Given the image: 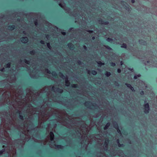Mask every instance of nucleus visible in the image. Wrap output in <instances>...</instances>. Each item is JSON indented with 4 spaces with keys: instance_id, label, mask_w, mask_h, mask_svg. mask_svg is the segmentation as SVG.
Segmentation results:
<instances>
[{
    "instance_id": "6",
    "label": "nucleus",
    "mask_w": 157,
    "mask_h": 157,
    "mask_svg": "<svg viewBox=\"0 0 157 157\" xmlns=\"http://www.w3.org/2000/svg\"><path fill=\"white\" fill-rule=\"evenodd\" d=\"M85 105L87 108L93 109H98V108L100 109L101 107L100 106H98L96 105H94L89 101L86 102L85 103Z\"/></svg>"
},
{
    "instance_id": "46",
    "label": "nucleus",
    "mask_w": 157,
    "mask_h": 157,
    "mask_svg": "<svg viewBox=\"0 0 157 157\" xmlns=\"http://www.w3.org/2000/svg\"><path fill=\"white\" fill-rule=\"evenodd\" d=\"M64 86V83H63V86Z\"/></svg>"
},
{
    "instance_id": "39",
    "label": "nucleus",
    "mask_w": 157,
    "mask_h": 157,
    "mask_svg": "<svg viewBox=\"0 0 157 157\" xmlns=\"http://www.w3.org/2000/svg\"><path fill=\"white\" fill-rule=\"evenodd\" d=\"M48 35H46V37L48 39Z\"/></svg>"
},
{
    "instance_id": "3",
    "label": "nucleus",
    "mask_w": 157,
    "mask_h": 157,
    "mask_svg": "<svg viewBox=\"0 0 157 157\" xmlns=\"http://www.w3.org/2000/svg\"><path fill=\"white\" fill-rule=\"evenodd\" d=\"M56 126L57 124L56 123L53 125V127L51 126V125L50 124H48V127L46 128V130L49 134L45 140L37 139H40L39 135L37 133L35 134H33L32 135V139L34 140L35 142L40 143H43L44 145L48 144H49L50 147L51 148L58 149H62L63 147V146L56 144L57 143L54 140V134L51 131H52L55 132V129Z\"/></svg>"
},
{
    "instance_id": "41",
    "label": "nucleus",
    "mask_w": 157,
    "mask_h": 157,
    "mask_svg": "<svg viewBox=\"0 0 157 157\" xmlns=\"http://www.w3.org/2000/svg\"><path fill=\"white\" fill-rule=\"evenodd\" d=\"M3 19V18H0V21H2Z\"/></svg>"
},
{
    "instance_id": "13",
    "label": "nucleus",
    "mask_w": 157,
    "mask_h": 157,
    "mask_svg": "<svg viewBox=\"0 0 157 157\" xmlns=\"http://www.w3.org/2000/svg\"><path fill=\"white\" fill-rule=\"evenodd\" d=\"M110 125V124L109 123H107L105 125V126L104 127V130H106L109 127V126Z\"/></svg>"
},
{
    "instance_id": "23",
    "label": "nucleus",
    "mask_w": 157,
    "mask_h": 157,
    "mask_svg": "<svg viewBox=\"0 0 157 157\" xmlns=\"http://www.w3.org/2000/svg\"><path fill=\"white\" fill-rule=\"evenodd\" d=\"M127 45L125 44H123L121 46V47L124 48H126Z\"/></svg>"
},
{
    "instance_id": "21",
    "label": "nucleus",
    "mask_w": 157,
    "mask_h": 157,
    "mask_svg": "<svg viewBox=\"0 0 157 157\" xmlns=\"http://www.w3.org/2000/svg\"><path fill=\"white\" fill-rule=\"evenodd\" d=\"M77 86H78L77 84H74L72 85V87L76 88V87H77Z\"/></svg>"
},
{
    "instance_id": "9",
    "label": "nucleus",
    "mask_w": 157,
    "mask_h": 157,
    "mask_svg": "<svg viewBox=\"0 0 157 157\" xmlns=\"http://www.w3.org/2000/svg\"><path fill=\"white\" fill-rule=\"evenodd\" d=\"M28 39L27 37H24L21 38V41L23 43H26L28 41Z\"/></svg>"
},
{
    "instance_id": "38",
    "label": "nucleus",
    "mask_w": 157,
    "mask_h": 157,
    "mask_svg": "<svg viewBox=\"0 0 157 157\" xmlns=\"http://www.w3.org/2000/svg\"><path fill=\"white\" fill-rule=\"evenodd\" d=\"M131 2L132 3H134L135 2V1L134 0H131Z\"/></svg>"
},
{
    "instance_id": "45",
    "label": "nucleus",
    "mask_w": 157,
    "mask_h": 157,
    "mask_svg": "<svg viewBox=\"0 0 157 157\" xmlns=\"http://www.w3.org/2000/svg\"><path fill=\"white\" fill-rule=\"evenodd\" d=\"M94 39H95V37L94 36L92 37V39L93 40Z\"/></svg>"
},
{
    "instance_id": "16",
    "label": "nucleus",
    "mask_w": 157,
    "mask_h": 157,
    "mask_svg": "<svg viewBox=\"0 0 157 157\" xmlns=\"http://www.w3.org/2000/svg\"><path fill=\"white\" fill-rule=\"evenodd\" d=\"M141 76L140 75V74L138 75H135L134 76V79H136L138 77H139Z\"/></svg>"
},
{
    "instance_id": "34",
    "label": "nucleus",
    "mask_w": 157,
    "mask_h": 157,
    "mask_svg": "<svg viewBox=\"0 0 157 157\" xmlns=\"http://www.w3.org/2000/svg\"><path fill=\"white\" fill-rule=\"evenodd\" d=\"M140 94H141V95H143L144 94V91H142L140 93Z\"/></svg>"
},
{
    "instance_id": "20",
    "label": "nucleus",
    "mask_w": 157,
    "mask_h": 157,
    "mask_svg": "<svg viewBox=\"0 0 157 157\" xmlns=\"http://www.w3.org/2000/svg\"><path fill=\"white\" fill-rule=\"evenodd\" d=\"M92 73L93 75H95L97 74V72L96 71L93 70L92 71Z\"/></svg>"
},
{
    "instance_id": "12",
    "label": "nucleus",
    "mask_w": 157,
    "mask_h": 157,
    "mask_svg": "<svg viewBox=\"0 0 157 157\" xmlns=\"http://www.w3.org/2000/svg\"><path fill=\"white\" fill-rule=\"evenodd\" d=\"M15 28L14 25H12L11 26L9 25L8 27V29L9 30H12L14 29Z\"/></svg>"
},
{
    "instance_id": "29",
    "label": "nucleus",
    "mask_w": 157,
    "mask_h": 157,
    "mask_svg": "<svg viewBox=\"0 0 157 157\" xmlns=\"http://www.w3.org/2000/svg\"><path fill=\"white\" fill-rule=\"evenodd\" d=\"M40 43L41 44H44V41L43 40H41L40 41Z\"/></svg>"
},
{
    "instance_id": "27",
    "label": "nucleus",
    "mask_w": 157,
    "mask_h": 157,
    "mask_svg": "<svg viewBox=\"0 0 157 157\" xmlns=\"http://www.w3.org/2000/svg\"><path fill=\"white\" fill-rule=\"evenodd\" d=\"M115 65L116 64L115 63H111V65L112 66H115Z\"/></svg>"
},
{
    "instance_id": "17",
    "label": "nucleus",
    "mask_w": 157,
    "mask_h": 157,
    "mask_svg": "<svg viewBox=\"0 0 157 157\" xmlns=\"http://www.w3.org/2000/svg\"><path fill=\"white\" fill-rule=\"evenodd\" d=\"M35 53V52L34 50H33L31 51H30V54L32 55H34Z\"/></svg>"
},
{
    "instance_id": "36",
    "label": "nucleus",
    "mask_w": 157,
    "mask_h": 157,
    "mask_svg": "<svg viewBox=\"0 0 157 157\" xmlns=\"http://www.w3.org/2000/svg\"><path fill=\"white\" fill-rule=\"evenodd\" d=\"M119 151L120 152V153L121 154V155H122L123 154V153L122 151Z\"/></svg>"
},
{
    "instance_id": "35",
    "label": "nucleus",
    "mask_w": 157,
    "mask_h": 157,
    "mask_svg": "<svg viewBox=\"0 0 157 157\" xmlns=\"http://www.w3.org/2000/svg\"><path fill=\"white\" fill-rule=\"evenodd\" d=\"M62 34L63 35H65V34H66V33H65V32H62Z\"/></svg>"
},
{
    "instance_id": "26",
    "label": "nucleus",
    "mask_w": 157,
    "mask_h": 157,
    "mask_svg": "<svg viewBox=\"0 0 157 157\" xmlns=\"http://www.w3.org/2000/svg\"><path fill=\"white\" fill-rule=\"evenodd\" d=\"M34 24H35V25L36 26H37V24H38V23H37V21H35Z\"/></svg>"
},
{
    "instance_id": "37",
    "label": "nucleus",
    "mask_w": 157,
    "mask_h": 157,
    "mask_svg": "<svg viewBox=\"0 0 157 157\" xmlns=\"http://www.w3.org/2000/svg\"><path fill=\"white\" fill-rule=\"evenodd\" d=\"M83 48H84V49L85 50H86V48H86V46H85L84 45V46H83Z\"/></svg>"
},
{
    "instance_id": "31",
    "label": "nucleus",
    "mask_w": 157,
    "mask_h": 157,
    "mask_svg": "<svg viewBox=\"0 0 157 157\" xmlns=\"http://www.w3.org/2000/svg\"><path fill=\"white\" fill-rule=\"evenodd\" d=\"M117 72L118 73H120L121 72V70L120 69H118L117 70Z\"/></svg>"
},
{
    "instance_id": "1",
    "label": "nucleus",
    "mask_w": 157,
    "mask_h": 157,
    "mask_svg": "<svg viewBox=\"0 0 157 157\" xmlns=\"http://www.w3.org/2000/svg\"><path fill=\"white\" fill-rule=\"evenodd\" d=\"M57 92H0L5 103L10 105L9 113L2 119L0 132L3 130L4 139L0 156L7 154L10 157L16 154V143L23 146L30 138L29 134L41 127L51 117L59 123V110L52 108L51 102H58ZM59 93V92H58Z\"/></svg>"
},
{
    "instance_id": "11",
    "label": "nucleus",
    "mask_w": 157,
    "mask_h": 157,
    "mask_svg": "<svg viewBox=\"0 0 157 157\" xmlns=\"http://www.w3.org/2000/svg\"><path fill=\"white\" fill-rule=\"evenodd\" d=\"M99 23L101 24H104L106 25L108 24V22H104L103 20L101 19L99 20Z\"/></svg>"
},
{
    "instance_id": "30",
    "label": "nucleus",
    "mask_w": 157,
    "mask_h": 157,
    "mask_svg": "<svg viewBox=\"0 0 157 157\" xmlns=\"http://www.w3.org/2000/svg\"><path fill=\"white\" fill-rule=\"evenodd\" d=\"M144 41L142 40H140L139 41L140 43L141 44H142Z\"/></svg>"
},
{
    "instance_id": "4",
    "label": "nucleus",
    "mask_w": 157,
    "mask_h": 157,
    "mask_svg": "<svg viewBox=\"0 0 157 157\" xmlns=\"http://www.w3.org/2000/svg\"><path fill=\"white\" fill-rule=\"evenodd\" d=\"M95 138L97 140H99L98 141V144L100 146V151L97 153V157H108L105 155L104 151L109 152L110 154L111 155H116V152L113 151V147L109 149L108 147L109 140L108 138H106L105 139L104 144H101V142H103V138L102 137H101L100 135H98L95 136Z\"/></svg>"
},
{
    "instance_id": "19",
    "label": "nucleus",
    "mask_w": 157,
    "mask_h": 157,
    "mask_svg": "<svg viewBox=\"0 0 157 157\" xmlns=\"http://www.w3.org/2000/svg\"><path fill=\"white\" fill-rule=\"evenodd\" d=\"M110 73L109 72H106L105 75L109 77L110 75Z\"/></svg>"
},
{
    "instance_id": "15",
    "label": "nucleus",
    "mask_w": 157,
    "mask_h": 157,
    "mask_svg": "<svg viewBox=\"0 0 157 157\" xmlns=\"http://www.w3.org/2000/svg\"><path fill=\"white\" fill-rule=\"evenodd\" d=\"M117 143L118 144V146L119 147H121L122 146L123 144H121L120 143H119V139H117Z\"/></svg>"
},
{
    "instance_id": "14",
    "label": "nucleus",
    "mask_w": 157,
    "mask_h": 157,
    "mask_svg": "<svg viewBox=\"0 0 157 157\" xmlns=\"http://www.w3.org/2000/svg\"><path fill=\"white\" fill-rule=\"evenodd\" d=\"M68 46L71 49H73V45L71 43H69L68 44Z\"/></svg>"
},
{
    "instance_id": "2",
    "label": "nucleus",
    "mask_w": 157,
    "mask_h": 157,
    "mask_svg": "<svg viewBox=\"0 0 157 157\" xmlns=\"http://www.w3.org/2000/svg\"><path fill=\"white\" fill-rule=\"evenodd\" d=\"M31 60H28L25 59L24 61L21 60L19 62V64L20 66L24 67L22 62H24L27 65V68L30 70H32V72H30L29 75L30 77L33 78H36L39 77H42L43 76L47 77L48 78L52 79H54L57 77V75L55 72H52L51 73L48 69L44 67H41V70H38V66H37L34 63H31Z\"/></svg>"
},
{
    "instance_id": "10",
    "label": "nucleus",
    "mask_w": 157,
    "mask_h": 157,
    "mask_svg": "<svg viewBox=\"0 0 157 157\" xmlns=\"http://www.w3.org/2000/svg\"><path fill=\"white\" fill-rule=\"evenodd\" d=\"M114 127L117 130V132L121 135V131L118 128V126L117 124L116 123L115 124H114Z\"/></svg>"
},
{
    "instance_id": "50",
    "label": "nucleus",
    "mask_w": 157,
    "mask_h": 157,
    "mask_svg": "<svg viewBox=\"0 0 157 157\" xmlns=\"http://www.w3.org/2000/svg\"><path fill=\"white\" fill-rule=\"evenodd\" d=\"M156 81H157V79H156Z\"/></svg>"
},
{
    "instance_id": "49",
    "label": "nucleus",
    "mask_w": 157,
    "mask_h": 157,
    "mask_svg": "<svg viewBox=\"0 0 157 157\" xmlns=\"http://www.w3.org/2000/svg\"><path fill=\"white\" fill-rule=\"evenodd\" d=\"M156 98L157 99V96L156 97Z\"/></svg>"
},
{
    "instance_id": "47",
    "label": "nucleus",
    "mask_w": 157,
    "mask_h": 157,
    "mask_svg": "<svg viewBox=\"0 0 157 157\" xmlns=\"http://www.w3.org/2000/svg\"><path fill=\"white\" fill-rule=\"evenodd\" d=\"M121 64L122 65V62H121Z\"/></svg>"
},
{
    "instance_id": "42",
    "label": "nucleus",
    "mask_w": 157,
    "mask_h": 157,
    "mask_svg": "<svg viewBox=\"0 0 157 157\" xmlns=\"http://www.w3.org/2000/svg\"><path fill=\"white\" fill-rule=\"evenodd\" d=\"M90 71H88V74H90Z\"/></svg>"
},
{
    "instance_id": "43",
    "label": "nucleus",
    "mask_w": 157,
    "mask_h": 157,
    "mask_svg": "<svg viewBox=\"0 0 157 157\" xmlns=\"http://www.w3.org/2000/svg\"><path fill=\"white\" fill-rule=\"evenodd\" d=\"M0 40H1V41H4V40H3L1 38H0Z\"/></svg>"
},
{
    "instance_id": "22",
    "label": "nucleus",
    "mask_w": 157,
    "mask_h": 157,
    "mask_svg": "<svg viewBox=\"0 0 157 157\" xmlns=\"http://www.w3.org/2000/svg\"><path fill=\"white\" fill-rule=\"evenodd\" d=\"M98 66H100L101 65L104 64V63H102L100 61H99L98 62Z\"/></svg>"
},
{
    "instance_id": "18",
    "label": "nucleus",
    "mask_w": 157,
    "mask_h": 157,
    "mask_svg": "<svg viewBox=\"0 0 157 157\" xmlns=\"http://www.w3.org/2000/svg\"><path fill=\"white\" fill-rule=\"evenodd\" d=\"M47 44L48 47L50 49H51L52 48L50 45L49 43H47Z\"/></svg>"
},
{
    "instance_id": "8",
    "label": "nucleus",
    "mask_w": 157,
    "mask_h": 157,
    "mask_svg": "<svg viewBox=\"0 0 157 157\" xmlns=\"http://www.w3.org/2000/svg\"><path fill=\"white\" fill-rule=\"evenodd\" d=\"M149 110V105L148 103L144 105V112L145 113H148Z\"/></svg>"
},
{
    "instance_id": "28",
    "label": "nucleus",
    "mask_w": 157,
    "mask_h": 157,
    "mask_svg": "<svg viewBox=\"0 0 157 157\" xmlns=\"http://www.w3.org/2000/svg\"><path fill=\"white\" fill-rule=\"evenodd\" d=\"M106 48H107L109 49H111L109 46H105Z\"/></svg>"
},
{
    "instance_id": "5",
    "label": "nucleus",
    "mask_w": 157,
    "mask_h": 157,
    "mask_svg": "<svg viewBox=\"0 0 157 157\" xmlns=\"http://www.w3.org/2000/svg\"><path fill=\"white\" fill-rule=\"evenodd\" d=\"M4 63H2V66H4V67L0 69V75L2 76H5L7 78V80L8 82L10 83H13L16 80V78L15 74H16L17 71H18L19 69L18 67L15 65V67L13 66L9 72L6 71L5 69H9L10 68V63H5V65H4Z\"/></svg>"
},
{
    "instance_id": "40",
    "label": "nucleus",
    "mask_w": 157,
    "mask_h": 157,
    "mask_svg": "<svg viewBox=\"0 0 157 157\" xmlns=\"http://www.w3.org/2000/svg\"><path fill=\"white\" fill-rule=\"evenodd\" d=\"M25 33H26V32L25 31H23V33L24 34H25Z\"/></svg>"
},
{
    "instance_id": "7",
    "label": "nucleus",
    "mask_w": 157,
    "mask_h": 157,
    "mask_svg": "<svg viewBox=\"0 0 157 157\" xmlns=\"http://www.w3.org/2000/svg\"><path fill=\"white\" fill-rule=\"evenodd\" d=\"M59 76L63 79V82H64V81H65L66 86H69L70 85V82L68 80L67 77L64 75L63 74L61 73H59Z\"/></svg>"
},
{
    "instance_id": "24",
    "label": "nucleus",
    "mask_w": 157,
    "mask_h": 157,
    "mask_svg": "<svg viewBox=\"0 0 157 157\" xmlns=\"http://www.w3.org/2000/svg\"><path fill=\"white\" fill-rule=\"evenodd\" d=\"M126 85L128 87V88H131V86H132L130 84H126Z\"/></svg>"
},
{
    "instance_id": "25",
    "label": "nucleus",
    "mask_w": 157,
    "mask_h": 157,
    "mask_svg": "<svg viewBox=\"0 0 157 157\" xmlns=\"http://www.w3.org/2000/svg\"><path fill=\"white\" fill-rule=\"evenodd\" d=\"M107 40L108 41H109V42H111L112 40L110 38H108L107 39Z\"/></svg>"
},
{
    "instance_id": "48",
    "label": "nucleus",
    "mask_w": 157,
    "mask_h": 157,
    "mask_svg": "<svg viewBox=\"0 0 157 157\" xmlns=\"http://www.w3.org/2000/svg\"><path fill=\"white\" fill-rule=\"evenodd\" d=\"M5 81H5V80H4V82Z\"/></svg>"
},
{
    "instance_id": "33",
    "label": "nucleus",
    "mask_w": 157,
    "mask_h": 157,
    "mask_svg": "<svg viewBox=\"0 0 157 157\" xmlns=\"http://www.w3.org/2000/svg\"><path fill=\"white\" fill-rule=\"evenodd\" d=\"M86 31L88 32H89V33H90L93 32V31H90H90Z\"/></svg>"
},
{
    "instance_id": "32",
    "label": "nucleus",
    "mask_w": 157,
    "mask_h": 157,
    "mask_svg": "<svg viewBox=\"0 0 157 157\" xmlns=\"http://www.w3.org/2000/svg\"><path fill=\"white\" fill-rule=\"evenodd\" d=\"M130 89H131V90H132V91H134V88L133 87L131 86V88H130Z\"/></svg>"
},
{
    "instance_id": "44",
    "label": "nucleus",
    "mask_w": 157,
    "mask_h": 157,
    "mask_svg": "<svg viewBox=\"0 0 157 157\" xmlns=\"http://www.w3.org/2000/svg\"><path fill=\"white\" fill-rule=\"evenodd\" d=\"M76 14L75 13H74L73 14V15H74V17H75L76 16H75L76 14Z\"/></svg>"
}]
</instances>
